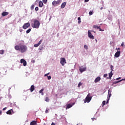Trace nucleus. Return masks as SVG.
Segmentation results:
<instances>
[{"label": "nucleus", "mask_w": 125, "mask_h": 125, "mask_svg": "<svg viewBox=\"0 0 125 125\" xmlns=\"http://www.w3.org/2000/svg\"><path fill=\"white\" fill-rule=\"evenodd\" d=\"M15 49L16 50L21 51V53H24V52H26V51H27V49H28V48L25 45L20 44L15 46Z\"/></svg>", "instance_id": "nucleus-1"}, {"label": "nucleus", "mask_w": 125, "mask_h": 125, "mask_svg": "<svg viewBox=\"0 0 125 125\" xmlns=\"http://www.w3.org/2000/svg\"><path fill=\"white\" fill-rule=\"evenodd\" d=\"M40 23L38 20H35L32 24H31V27L35 29H39L40 28Z\"/></svg>", "instance_id": "nucleus-2"}, {"label": "nucleus", "mask_w": 125, "mask_h": 125, "mask_svg": "<svg viewBox=\"0 0 125 125\" xmlns=\"http://www.w3.org/2000/svg\"><path fill=\"white\" fill-rule=\"evenodd\" d=\"M92 98V97L90 96V93H89L87 96L86 97L84 101V103H89L90 102V101L91 100Z\"/></svg>", "instance_id": "nucleus-3"}, {"label": "nucleus", "mask_w": 125, "mask_h": 125, "mask_svg": "<svg viewBox=\"0 0 125 125\" xmlns=\"http://www.w3.org/2000/svg\"><path fill=\"white\" fill-rule=\"evenodd\" d=\"M95 33V32H94L92 30H89L88 31V36L89 38V39H92V40H94V36L92 35V34L91 33Z\"/></svg>", "instance_id": "nucleus-4"}, {"label": "nucleus", "mask_w": 125, "mask_h": 125, "mask_svg": "<svg viewBox=\"0 0 125 125\" xmlns=\"http://www.w3.org/2000/svg\"><path fill=\"white\" fill-rule=\"evenodd\" d=\"M61 64H62V66H64L67 62H66V59H65V58H61V62H60Z\"/></svg>", "instance_id": "nucleus-5"}, {"label": "nucleus", "mask_w": 125, "mask_h": 125, "mask_svg": "<svg viewBox=\"0 0 125 125\" xmlns=\"http://www.w3.org/2000/svg\"><path fill=\"white\" fill-rule=\"evenodd\" d=\"M30 23L29 22L25 23L22 26V28L23 29H28V27H30Z\"/></svg>", "instance_id": "nucleus-6"}, {"label": "nucleus", "mask_w": 125, "mask_h": 125, "mask_svg": "<svg viewBox=\"0 0 125 125\" xmlns=\"http://www.w3.org/2000/svg\"><path fill=\"white\" fill-rule=\"evenodd\" d=\"M86 70V67L81 66L79 67V71L81 73H83V72H84Z\"/></svg>", "instance_id": "nucleus-7"}, {"label": "nucleus", "mask_w": 125, "mask_h": 125, "mask_svg": "<svg viewBox=\"0 0 125 125\" xmlns=\"http://www.w3.org/2000/svg\"><path fill=\"white\" fill-rule=\"evenodd\" d=\"M21 63L23 64V66H26L27 65V62L25 61V60L21 59Z\"/></svg>", "instance_id": "nucleus-8"}, {"label": "nucleus", "mask_w": 125, "mask_h": 125, "mask_svg": "<svg viewBox=\"0 0 125 125\" xmlns=\"http://www.w3.org/2000/svg\"><path fill=\"white\" fill-rule=\"evenodd\" d=\"M60 3V0H58L57 1H54L52 2L53 5L55 6V5H57V4H59Z\"/></svg>", "instance_id": "nucleus-9"}, {"label": "nucleus", "mask_w": 125, "mask_h": 125, "mask_svg": "<svg viewBox=\"0 0 125 125\" xmlns=\"http://www.w3.org/2000/svg\"><path fill=\"white\" fill-rule=\"evenodd\" d=\"M42 40H40L39 42L37 44H35L34 45V47H38V46H40V44H42Z\"/></svg>", "instance_id": "nucleus-10"}, {"label": "nucleus", "mask_w": 125, "mask_h": 125, "mask_svg": "<svg viewBox=\"0 0 125 125\" xmlns=\"http://www.w3.org/2000/svg\"><path fill=\"white\" fill-rule=\"evenodd\" d=\"M121 55V51H117V52L115 54L114 56L115 57H120V55Z\"/></svg>", "instance_id": "nucleus-11"}, {"label": "nucleus", "mask_w": 125, "mask_h": 125, "mask_svg": "<svg viewBox=\"0 0 125 125\" xmlns=\"http://www.w3.org/2000/svg\"><path fill=\"white\" fill-rule=\"evenodd\" d=\"M100 80H101V78H100V77H98L95 79L94 82L96 83H98V82L100 81Z\"/></svg>", "instance_id": "nucleus-12"}, {"label": "nucleus", "mask_w": 125, "mask_h": 125, "mask_svg": "<svg viewBox=\"0 0 125 125\" xmlns=\"http://www.w3.org/2000/svg\"><path fill=\"white\" fill-rule=\"evenodd\" d=\"M75 104H68L66 105V109H70V108H71V107H73V105H74Z\"/></svg>", "instance_id": "nucleus-13"}, {"label": "nucleus", "mask_w": 125, "mask_h": 125, "mask_svg": "<svg viewBox=\"0 0 125 125\" xmlns=\"http://www.w3.org/2000/svg\"><path fill=\"white\" fill-rule=\"evenodd\" d=\"M8 14H9V13L7 12H3V13H2L1 15L2 16H6L7 15H8Z\"/></svg>", "instance_id": "nucleus-14"}, {"label": "nucleus", "mask_w": 125, "mask_h": 125, "mask_svg": "<svg viewBox=\"0 0 125 125\" xmlns=\"http://www.w3.org/2000/svg\"><path fill=\"white\" fill-rule=\"evenodd\" d=\"M39 7H42L43 6V3L42 1H40L39 2Z\"/></svg>", "instance_id": "nucleus-15"}, {"label": "nucleus", "mask_w": 125, "mask_h": 125, "mask_svg": "<svg viewBox=\"0 0 125 125\" xmlns=\"http://www.w3.org/2000/svg\"><path fill=\"white\" fill-rule=\"evenodd\" d=\"M35 90V86L34 85H32L30 87V91L31 92H33Z\"/></svg>", "instance_id": "nucleus-16"}, {"label": "nucleus", "mask_w": 125, "mask_h": 125, "mask_svg": "<svg viewBox=\"0 0 125 125\" xmlns=\"http://www.w3.org/2000/svg\"><path fill=\"white\" fill-rule=\"evenodd\" d=\"M12 112H13V110L12 109H10L6 112V114H7V115H11Z\"/></svg>", "instance_id": "nucleus-17"}, {"label": "nucleus", "mask_w": 125, "mask_h": 125, "mask_svg": "<svg viewBox=\"0 0 125 125\" xmlns=\"http://www.w3.org/2000/svg\"><path fill=\"white\" fill-rule=\"evenodd\" d=\"M30 125H37V121H33L30 123Z\"/></svg>", "instance_id": "nucleus-18"}, {"label": "nucleus", "mask_w": 125, "mask_h": 125, "mask_svg": "<svg viewBox=\"0 0 125 125\" xmlns=\"http://www.w3.org/2000/svg\"><path fill=\"white\" fill-rule=\"evenodd\" d=\"M66 6V2H63L61 5V8H64Z\"/></svg>", "instance_id": "nucleus-19"}, {"label": "nucleus", "mask_w": 125, "mask_h": 125, "mask_svg": "<svg viewBox=\"0 0 125 125\" xmlns=\"http://www.w3.org/2000/svg\"><path fill=\"white\" fill-rule=\"evenodd\" d=\"M123 80H120L118 81H115L113 83V84H116V83H121V82H122Z\"/></svg>", "instance_id": "nucleus-20"}, {"label": "nucleus", "mask_w": 125, "mask_h": 125, "mask_svg": "<svg viewBox=\"0 0 125 125\" xmlns=\"http://www.w3.org/2000/svg\"><path fill=\"white\" fill-rule=\"evenodd\" d=\"M93 28H94V29H97V30L100 29V26H98L97 25H93Z\"/></svg>", "instance_id": "nucleus-21"}, {"label": "nucleus", "mask_w": 125, "mask_h": 125, "mask_svg": "<svg viewBox=\"0 0 125 125\" xmlns=\"http://www.w3.org/2000/svg\"><path fill=\"white\" fill-rule=\"evenodd\" d=\"M108 75H109V79H111V77H112V76H113V72H112V71H110V73H109L108 74Z\"/></svg>", "instance_id": "nucleus-22"}, {"label": "nucleus", "mask_w": 125, "mask_h": 125, "mask_svg": "<svg viewBox=\"0 0 125 125\" xmlns=\"http://www.w3.org/2000/svg\"><path fill=\"white\" fill-rule=\"evenodd\" d=\"M43 90H44L43 88L41 90H40L39 91V93H41L42 95H43V94H44L43 92Z\"/></svg>", "instance_id": "nucleus-23"}, {"label": "nucleus", "mask_w": 125, "mask_h": 125, "mask_svg": "<svg viewBox=\"0 0 125 125\" xmlns=\"http://www.w3.org/2000/svg\"><path fill=\"white\" fill-rule=\"evenodd\" d=\"M110 90H108V99H110V97H111V96H112V94H111V93H110Z\"/></svg>", "instance_id": "nucleus-24"}, {"label": "nucleus", "mask_w": 125, "mask_h": 125, "mask_svg": "<svg viewBox=\"0 0 125 125\" xmlns=\"http://www.w3.org/2000/svg\"><path fill=\"white\" fill-rule=\"evenodd\" d=\"M31 28H29L28 29L27 31H26V34H29V33H30L31 31Z\"/></svg>", "instance_id": "nucleus-25"}, {"label": "nucleus", "mask_w": 125, "mask_h": 125, "mask_svg": "<svg viewBox=\"0 0 125 125\" xmlns=\"http://www.w3.org/2000/svg\"><path fill=\"white\" fill-rule=\"evenodd\" d=\"M4 53V50H0V54L2 55V54H3Z\"/></svg>", "instance_id": "nucleus-26"}, {"label": "nucleus", "mask_w": 125, "mask_h": 125, "mask_svg": "<svg viewBox=\"0 0 125 125\" xmlns=\"http://www.w3.org/2000/svg\"><path fill=\"white\" fill-rule=\"evenodd\" d=\"M49 98H48V97H46L45 98V101H46V102H49Z\"/></svg>", "instance_id": "nucleus-27"}, {"label": "nucleus", "mask_w": 125, "mask_h": 125, "mask_svg": "<svg viewBox=\"0 0 125 125\" xmlns=\"http://www.w3.org/2000/svg\"><path fill=\"white\" fill-rule=\"evenodd\" d=\"M42 2L44 4H46V3H47V0H42Z\"/></svg>", "instance_id": "nucleus-28"}, {"label": "nucleus", "mask_w": 125, "mask_h": 125, "mask_svg": "<svg viewBox=\"0 0 125 125\" xmlns=\"http://www.w3.org/2000/svg\"><path fill=\"white\" fill-rule=\"evenodd\" d=\"M34 8H35V5L33 4L31 6V10H33V9H34Z\"/></svg>", "instance_id": "nucleus-29"}, {"label": "nucleus", "mask_w": 125, "mask_h": 125, "mask_svg": "<svg viewBox=\"0 0 125 125\" xmlns=\"http://www.w3.org/2000/svg\"><path fill=\"white\" fill-rule=\"evenodd\" d=\"M93 14V11H90L89 12V15H92Z\"/></svg>", "instance_id": "nucleus-30"}, {"label": "nucleus", "mask_w": 125, "mask_h": 125, "mask_svg": "<svg viewBox=\"0 0 125 125\" xmlns=\"http://www.w3.org/2000/svg\"><path fill=\"white\" fill-rule=\"evenodd\" d=\"M104 105H106V101H103V106H104Z\"/></svg>", "instance_id": "nucleus-31"}, {"label": "nucleus", "mask_w": 125, "mask_h": 125, "mask_svg": "<svg viewBox=\"0 0 125 125\" xmlns=\"http://www.w3.org/2000/svg\"><path fill=\"white\" fill-rule=\"evenodd\" d=\"M84 48H85V49H88V47H87V45H84Z\"/></svg>", "instance_id": "nucleus-32"}, {"label": "nucleus", "mask_w": 125, "mask_h": 125, "mask_svg": "<svg viewBox=\"0 0 125 125\" xmlns=\"http://www.w3.org/2000/svg\"><path fill=\"white\" fill-rule=\"evenodd\" d=\"M82 84V82H80L78 84V87H80Z\"/></svg>", "instance_id": "nucleus-33"}, {"label": "nucleus", "mask_w": 125, "mask_h": 125, "mask_svg": "<svg viewBox=\"0 0 125 125\" xmlns=\"http://www.w3.org/2000/svg\"><path fill=\"white\" fill-rule=\"evenodd\" d=\"M113 68H114V66L113 65H111L110 68H111L112 72H113V71H114V69H113Z\"/></svg>", "instance_id": "nucleus-34"}, {"label": "nucleus", "mask_w": 125, "mask_h": 125, "mask_svg": "<svg viewBox=\"0 0 125 125\" xmlns=\"http://www.w3.org/2000/svg\"><path fill=\"white\" fill-rule=\"evenodd\" d=\"M35 10H36V11H38V10H39V7H35Z\"/></svg>", "instance_id": "nucleus-35"}, {"label": "nucleus", "mask_w": 125, "mask_h": 125, "mask_svg": "<svg viewBox=\"0 0 125 125\" xmlns=\"http://www.w3.org/2000/svg\"><path fill=\"white\" fill-rule=\"evenodd\" d=\"M43 47L42 46H40L39 48V50H42Z\"/></svg>", "instance_id": "nucleus-36"}, {"label": "nucleus", "mask_w": 125, "mask_h": 125, "mask_svg": "<svg viewBox=\"0 0 125 125\" xmlns=\"http://www.w3.org/2000/svg\"><path fill=\"white\" fill-rule=\"evenodd\" d=\"M47 79H48V80H51V76H48Z\"/></svg>", "instance_id": "nucleus-37"}, {"label": "nucleus", "mask_w": 125, "mask_h": 125, "mask_svg": "<svg viewBox=\"0 0 125 125\" xmlns=\"http://www.w3.org/2000/svg\"><path fill=\"white\" fill-rule=\"evenodd\" d=\"M107 76H108V74H105L104 75V77L106 78V77H107Z\"/></svg>", "instance_id": "nucleus-38"}, {"label": "nucleus", "mask_w": 125, "mask_h": 125, "mask_svg": "<svg viewBox=\"0 0 125 125\" xmlns=\"http://www.w3.org/2000/svg\"><path fill=\"white\" fill-rule=\"evenodd\" d=\"M121 46H125V43H124V42L122 43Z\"/></svg>", "instance_id": "nucleus-39"}, {"label": "nucleus", "mask_w": 125, "mask_h": 125, "mask_svg": "<svg viewBox=\"0 0 125 125\" xmlns=\"http://www.w3.org/2000/svg\"><path fill=\"white\" fill-rule=\"evenodd\" d=\"M91 120H92V121H94V120H95V121H96L97 119L96 118H92Z\"/></svg>", "instance_id": "nucleus-40"}, {"label": "nucleus", "mask_w": 125, "mask_h": 125, "mask_svg": "<svg viewBox=\"0 0 125 125\" xmlns=\"http://www.w3.org/2000/svg\"><path fill=\"white\" fill-rule=\"evenodd\" d=\"M88 1H89V0H84V2H88Z\"/></svg>", "instance_id": "nucleus-41"}, {"label": "nucleus", "mask_w": 125, "mask_h": 125, "mask_svg": "<svg viewBox=\"0 0 125 125\" xmlns=\"http://www.w3.org/2000/svg\"><path fill=\"white\" fill-rule=\"evenodd\" d=\"M45 113H46V114H47V113H48V110L46 109Z\"/></svg>", "instance_id": "nucleus-42"}, {"label": "nucleus", "mask_w": 125, "mask_h": 125, "mask_svg": "<svg viewBox=\"0 0 125 125\" xmlns=\"http://www.w3.org/2000/svg\"><path fill=\"white\" fill-rule=\"evenodd\" d=\"M3 111H5V110H6V107H4L2 109Z\"/></svg>", "instance_id": "nucleus-43"}, {"label": "nucleus", "mask_w": 125, "mask_h": 125, "mask_svg": "<svg viewBox=\"0 0 125 125\" xmlns=\"http://www.w3.org/2000/svg\"><path fill=\"white\" fill-rule=\"evenodd\" d=\"M82 22V21H78V24H80V23Z\"/></svg>", "instance_id": "nucleus-44"}, {"label": "nucleus", "mask_w": 125, "mask_h": 125, "mask_svg": "<svg viewBox=\"0 0 125 125\" xmlns=\"http://www.w3.org/2000/svg\"><path fill=\"white\" fill-rule=\"evenodd\" d=\"M99 29H100V31H102V32H103V31H104V30H102V29H101V28H99Z\"/></svg>", "instance_id": "nucleus-45"}, {"label": "nucleus", "mask_w": 125, "mask_h": 125, "mask_svg": "<svg viewBox=\"0 0 125 125\" xmlns=\"http://www.w3.org/2000/svg\"><path fill=\"white\" fill-rule=\"evenodd\" d=\"M116 80H121V77L116 78Z\"/></svg>", "instance_id": "nucleus-46"}, {"label": "nucleus", "mask_w": 125, "mask_h": 125, "mask_svg": "<svg viewBox=\"0 0 125 125\" xmlns=\"http://www.w3.org/2000/svg\"><path fill=\"white\" fill-rule=\"evenodd\" d=\"M51 125H55V124L54 123L52 122Z\"/></svg>", "instance_id": "nucleus-47"}, {"label": "nucleus", "mask_w": 125, "mask_h": 125, "mask_svg": "<svg viewBox=\"0 0 125 125\" xmlns=\"http://www.w3.org/2000/svg\"><path fill=\"white\" fill-rule=\"evenodd\" d=\"M78 21H81V18H80V17H79V18H78Z\"/></svg>", "instance_id": "nucleus-48"}, {"label": "nucleus", "mask_w": 125, "mask_h": 125, "mask_svg": "<svg viewBox=\"0 0 125 125\" xmlns=\"http://www.w3.org/2000/svg\"><path fill=\"white\" fill-rule=\"evenodd\" d=\"M48 74H49V73H47V74H45V77H46V76H48Z\"/></svg>", "instance_id": "nucleus-49"}, {"label": "nucleus", "mask_w": 125, "mask_h": 125, "mask_svg": "<svg viewBox=\"0 0 125 125\" xmlns=\"http://www.w3.org/2000/svg\"><path fill=\"white\" fill-rule=\"evenodd\" d=\"M109 100H110V99H107V101H106V103H108V102H109Z\"/></svg>", "instance_id": "nucleus-50"}, {"label": "nucleus", "mask_w": 125, "mask_h": 125, "mask_svg": "<svg viewBox=\"0 0 125 125\" xmlns=\"http://www.w3.org/2000/svg\"><path fill=\"white\" fill-rule=\"evenodd\" d=\"M120 48H117V50H118V51H120Z\"/></svg>", "instance_id": "nucleus-51"}, {"label": "nucleus", "mask_w": 125, "mask_h": 125, "mask_svg": "<svg viewBox=\"0 0 125 125\" xmlns=\"http://www.w3.org/2000/svg\"><path fill=\"white\" fill-rule=\"evenodd\" d=\"M1 114H2V111L1 110H0V115H1Z\"/></svg>", "instance_id": "nucleus-52"}, {"label": "nucleus", "mask_w": 125, "mask_h": 125, "mask_svg": "<svg viewBox=\"0 0 125 125\" xmlns=\"http://www.w3.org/2000/svg\"><path fill=\"white\" fill-rule=\"evenodd\" d=\"M100 9H101V10H102L103 9V7H101V8H100Z\"/></svg>", "instance_id": "nucleus-53"}]
</instances>
